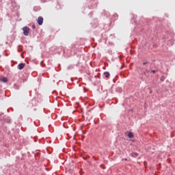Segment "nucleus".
<instances>
[{
  "mask_svg": "<svg viewBox=\"0 0 175 175\" xmlns=\"http://www.w3.org/2000/svg\"><path fill=\"white\" fill-rule=\"evenodd\" d=\"M24 68H25V63H21L17 66V68L19 70H23V69H24Z\"/></svg>",
  "mask_w": 175,
  "mask_h": 175,
  "instance_id": "nucleus-2",
  "label": "nucleus"
},
{
  "mask_svg": "<svg viewBox=\"0 0 175 175\" xmlns=\"http://www.w3.org/2000/svg\"><path fill=\"white\" fill-rule=\"evenodd\" d=\"M146 64H147V62H144V65H146Z\"/></svg>",
  "mask_w": 175,
  "mask_h": 175,
  "instance_id": "nucleus-10",
  "label": "nucleus"
},
{
  "mask_svg": "<svg viewBox=\"0 0 175 175\" xmlns=\"http://www.w3.org/2000/svg\"><path fill=\"white\" fill-rule=\"evenodd\" d=\"M161 81H163V79H161Z\"/></svg>",
  "mask_w": 175,
  "mask_h": 175,
  "instance_id": "nucleus-11",
  "label": "nucleus"
},
{
  "mask_svg": "<svg viewBox=\"0 0 175 175\" xmlns=\"http://www.w3.org/2000/svg\"><path fill=\"white\" fill-rule=\"evenodd\" d=\"M137 152H133L131 153V157H133L134 158H136L137 157Z\"/></svg>",
  "mask_w": 175,
  "mask_h": 175,
  "instance_id": "nucleus-7",
  "label": "nucleus"
},
{
  "mask_svg": "<svg viewBox=\"0 0 175 175\" xmlns=\"http://www.w3.org/2000/svg\"><path fill=\"white\" fill-rule=\"evenodd\" d=\"M161 81H163V79H161Z\"/></svg>",
  "mask_w": 175,
  "mask_h": 175,
  "instance_id": "nucleus-12",
  "label": "nucleus"
},
{
  "mask_svg": "<svg viewBox=\"0 0 175 175\" xmlns=\"http://www.w3.org/2000/svg\"><path fill=\"white\" fill-rule=\"evenodd\" d=\"M133 137H134L133 133L132 132H129L128 134V137L129 139H132V138H133Z\"/></svg>",
  "mask_w": 175,
  "mask_h": 175,
  "instance_id": "nucleus-5",
  "label": "nucleus"
},
{
  "mask_svg": "<svg viewBox=\"0 0 175 175\" xmlns=\"http://www.w3.org/2000/svg\"><path fill=\"white\" fill-rule=\"evenodd\" d=\"M1 81H3V83H8V78L6 77L1 78Z\"/></svg>",
  "mask_w": 175,
  "mask_h": 175,
  "instance_id": "nucleus-6",
  "label": "nucleus"
},
{
  "mask_svg": "<svg viewBox=\"0 0 175 175\" xmlns=\"http://www.w3.org/2000/svg\"><path fill=\"white\" fill-rule=\"evenodd\" d=\"M37 21H38V25H42L43 24V17L39 16Z\"/></svg>",
  "mask_w": 175,
  "mask_h": 175,
  "instance_id": "nucleus-3",
  "label": "nucleus"
},
{
  "mask_svg": "<svg viewBox=\"0 0 175 175\" xmlns=\"http://www.w3.org/2000/svg\"><path fill=\"white\" fill-rule=\"evenodd\" d=\"M103 75L106 79H109V76H110V73H109V72H105Z\"/></svg>",
  "mask_w": 175,
  "mask_h": 175,
  "instance_id": "nucleus-4",
  "label": "nucleus"
},
{
  "mask_svg": "<svg viewBox=\"0 0 175 175\" xmlns=\"http://www.w3.org/2000/svg\"><path fill=\"white\" fill-rule=\"evenodd\" d=\"M23 35H25V36H28V35H29V27H24L23 28Z\"/></svg>",
  "mask_w": 175,
  "mask_h": 175,
  "instance_id": "nucleus-1",
  "label": "nucleus"
},
{
  "mask_svg": "<svg viewBox=\"0 0 175 175\" xmlns=\"http://www.w3.org/2000/svg\"><path fill=\"white\" fill-rule=\"evenodd\" d=\"M32 28H33V29H35V28H36L35 25H32Z\"/></svg>",
  "mask_w": 175,
  "mask_h": 175,
  "instance_id": "nucleus-8",
  "label": "nucleus"
},
{
  "mask_svg": "<svg viewBox=\"0 0 175 175\" xmlns=\"http://www.w3.org/2000/svg\"><path fill=\"white\" fill-rule=\"evenodd\" d=\"M0 58H1V55H0Z\"/></svg>",
  "mask_w": 175,
  "mask_h": 175,
  "instance_id": "nucleus-13",
  "label": "nucleus"
},
{
  "mask_svg": "<svg viewBox=\"0 0 175 175\" xmlns=\"http://www.w3.org/2000/svg\"><path fill=\"white\" fill-rule=\"evenodd\" d=\"M155 70H152V73H155Z\"/></svg>",
  "mask_w": 175,
  "mask_h": 175,
  "instance_id": "nucleus-9",
  "label": "nucleus"
}]
</instances>
